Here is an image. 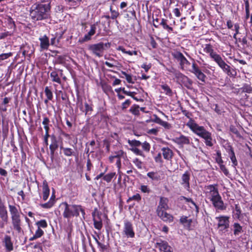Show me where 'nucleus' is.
<instances>
[{"instance_id":"obj_1","label":"nucleus","mask_w":252,"mask_h":252,"mask_svg":"<svg viewBox=\"0 0 252 252\" xmlns=\"http://www.w3.org/2000/svg\"><path fill=\"white\" fill-rule=\"evenodd\" d=\"M50 15V5L49 3H34L30 10V16L34 21L48 19Z\"/></svg>"},{"instance_id":"obj_2","label":"nucleus","mask_w":252,"mask_h":252,"mask_svg":"<svg viewBox=\"0 0 252 252\" xmlns=\"http://www.w3.org/2000/svg\"><path fill=\"white\" fill-rule=\"evenodd\" d=\"M187 126L193 133L204 140L207 146L212 147L214 145L215 140L213 139L211 133L207 131L203 126H199L193 120L189 121L187 124Z\"/></svg>"},{"instance_id":"obj_3","label":"nucleus","mask_w":252,"mask_h":252,"mask_svg":"<svg viewBox=\"0 0 252 252\" xmlns=\"http://www.w3.org/2000/svg\"><path fill=\"white\" fill-rule=\"evenodd\" d=\"M8 208L11 215L12 224L13 229L20 233L22 230L21 220L20 213L17 208L12 205L9 204Z\"/></svg>"},{"instance_id":"obj_4","label":"nucleus","mask_w":252,"mask_h":252,"mask_svg":"<svg viewBox=\"0 0 252 252\" xmlns=\"http://www.w3.org/2000/svg\"><path fill=\"white\" fill-rule=\"evenodd\" d=\"M60 206L63 209V215L64 218L70 219L72 217L79 216L78 210L80 209L79 205H69L65 202L61 203Z\"/></svg>"},{"instance_id":"obj_5","label":"nucleus","mask_w":252,"mask_h":252,"mask_svg":"<svg viewBox=\"0 0 252 252\" xmlns=\"http://www.w3.org/2000/svg\"><path fill=\"white\" fill-rule=\"evenodd\" d=\"M218 221V229L220 234H222L228 231L230 226V217L227 216H220L216 217Z\"/></svg>"},{"instance_id":"obj_6","label":"nucleus","mask_w":252,"mask_h":252,"mask_svg":"<svg viewBox=\"0 0 252 252\" xmlns=\"http://www.w3.org/2000/svg\"><path fill=\"white\" fill-rule=\"evenodd\" d=\"M110 44L103 43V42H99L96 44L90 45L88 49L90 50L93 54L96 56L100 58L102 57L103 52L105 50V47H109Z\"/></svg>"},{"instance_id":"obj_7","label":"nucleus","mask_w":252,"mask_h":252,"mask_svg":"<svg viewBox=\"0 0 252 252\" xmlns=\"http://www.w3.org/2000/svg\"><path fill=\"white\" fill-rule=\"evenodd\" d=\"M174 76L179 84L183 85L189 89H192V81L187 76L179 71H175Z\"/></svg>"},{"instance_id":"obj_8","label":"nucleus","mask_w":252,"mask_h":252,"mask_svg":"<svg viewBox=\"0 0 252 252\" xmlns=\"http://www.w3.org/2000/svg\"><path fill=\"white\" fill-rule=\"evenodd\" d=\"M122 235L127 238H133L135 237V232L132 223L128 220H124Z\"/></svg>"},{"instance_id":"obj_9","label":"nucleus","mask_w":252,"mask_h":252,"mask_svg":"<svg viewBox=\"0 0 252 252\" xmlns=\"http://www.w3.org/2000/svg\"><path fill=\"white\" fill-rule=\"evenodd\" d=\"M217 185H210L205 187V193L206 197L210 201L220 195Z\"/></svg>"},{"instance_id":"obj_10","label":"nucleus","mask_w":252,"mask_h":252,"mask_svg":"<svg viewBox=\"0 0 252 252\" xmlns=\"http://www.w3.org/2000/svg\"><path fill=\"white\" fill-rule=\"evenodd\" d=\"M155 247L158 249L160 252H173L171 247L167 242L161 239L157 241Z\"/></svg>"},{"instance_id":"obj_11","label":"nucleus","mask_w":252,"mask_h":252,"mask_svg":"<svg viewBox=\"0 0 252 252\" xmlns=\"http://www.w3.org/2000/svg\"><path fill=\"white\" fill-rule=\"evenodd\" d=\"M211 201L217 212H219L220 211H224L226 210V205L224 203L220 195L214 198Z\"/></svg>"},{"instance_id":"obj_12","label":"nucleus","mask_w":252,"mask_h":252,"mask_svg":"<svg viewBox=\"0 0 252 252\" xmlns=\"http://www.w3.org/2000/svg\"><path fill=\"white\" fill-rule=\"evenodd\" d=\"M219 66L230 77L234 78L236 76L237 72L235 69L231 68L224 61Z\"/></svg>"},{"instance_id":"obj_13","label":"nucleus","mask_w":252,"mask_h":252,"mask_svg":"<svg viewBox=\"0 0 252 252\" xmlns=\"http://www.w3.org/2000/svg\"><path fill=\"white\" fill-rule=\"evenodd\" d=\"M190 72L193 73L199 80L204 82L206 78V75L199 69L198 66L195 63L192 64V69L189 70Z\"/></svg>"},{"instance_id":"obj_14","label":"nucleus","mask_w":252,"mask_h":252,"mask_svg":"<svg viewBox=\"0 0 252 252\" xmlns=\"http://www.w3.org/2000/svg\"><path fill=\"white\" fill-rule=\"evenodd\" d=\"M168 199L164 197H161L158 205L157 208V213L158 212H162L163 211H166L169 209L168 205Z\"/></svg>"},{"instance_id":"obj_15","label":"nucleus","mask_w":252,"mask_h":252,"mask_svg":"<svg viewBox=\"0 0 252 252\" xmlns=\"http://www.w3.org/2000/svg\"><path fill=\"white\" fill-rule=\"evenodd\" d=\"M190 173L189 171H186L182 176L181 184L185 189L189 190V185Z\"/></svg>"},{"instance_id":"obj_16","label":"nucleus","mask_w":252,"mask_h":252,"mask_svg":"<svg viewBox=\"0 0 252 252\" xmlns=\"http://www.w3.org/2000/svg\"><path fill=\"white\" fill-rule=\"evenodd\" d=\"M92 216L93 217L94 227L98 230H100L102 227V223L99 214L98 212L97 213L94 212L92 214Z\"/></svg>"},{"instance_id":"obj_17","label":"nucleus","mask_w":252,"mask_h":252,"mask_svg":"<svg viewBox=\"0 0 252 252\" xmlns=\"http://www.w3.org/2000/svg\"><path fill=\"white\" fill-rule=\"evenodd\" d=\"M153 117V119H152L150 121L158 124L167 129H169L171 127V125L170 124L162 121L159 117H158L157 115L154 114Z\"/></svg>"},{"instance_id":"obj_18","label":"nucleus","mask_w":252,"mask_h":252,"mask_svg":"<svg viewBox=\"0 0 252 252\" xmlns=\"http://www.w3.org/2000/svg\"><path fill=\"white\" fill-rule=\"evenodd\" d=\"M174 141L178 145H183L190 144L189 138L183 135L175 137Z\"/></svg>"},{"instance_id":"obj_19","label":"nucleus","mask_w":252,"mask_h":252,"mask_svg":"<svg viewBox=\"0 0 252 252\" xmlns=\"http://www.w3.org/2000/svg\"><path fill=\"white\" fill-rule=\"evenodd\" d=\"M158 216L164 221L171 222L173 220V217L165 211L157 213Z\"/></svg>"},{"instance_id":"obj_20","label":"nucleus","mask_w":252,"mask_h":252,"mask_svg":"<svg viewBox=\"0 0 252 252\" xmlns=\"http://www.w3.org/2000/svg\"><path fill=\"white\" fill-rule=\"evenodd\" d=\"M162 154L164 159L171 160L173 156L172 151L168 147H163L161 149Z\"/></svg>"},{"instance_id":"obj_21","label":"nucleus","mask_w":252,"mask_h":252,"mask_svg":"<svg viewBox=\"0 0 252 252\" xmlns=\"http://www.w3.org/2000/svg\"><path fill=\"white\" fill-rule=\"evenodd\" d=\"M3 242L6 250L10 252L13 250V244L11 240V237L8 235L4 236Z\"/></svg>"},{"instance_id":"obj_22","label":"nucleus","mask_w":252,"mask_h":252,"mask_svg":"<svg viewBox=\"0 0 252 252\" xmlns=\"http://www.w3.org/2000/svg\"><path fill=\"white\" fill-rule=\"evenodd\" d=\"M39 40L40 41V46L41 48L42 49H47L49 46V40L48 37L45 35L39 38Z\"/></svg>"},{"instance_id":"obj_23","label":"nucleus","mask_w":252,"mask_h":252,"mask_svg":"<svg viewBox=\"0 0 252 252\" xmlns=\"http://www.w3.org/2000/svg\"><path fill=\"white\" fill-rule=\"evenodd\" d=\"M42 188H42V189H43V199L44 201H46L48 199V198L49 197V193H50V189H49L48 184L46 181H45L43 182Z\"/></svg>"},{"instance_id":"obj_24","label":"nucleus","mask_w":252,"mask_h":252,"mask_svg":"<svg viewBox=\"0 0 252 252\" xmlns=\"http://www.w3.org/2000/svg\"><path fill=\"white\" fill-rule=\"evenodd\" d=\"M0 218L2 219L3 220H4L8 221V212L4 205L0 206Z\"/></svg>"},{"instance_id":"obj_25","label":"nucleus","mask_w":252,"mask_h":252,"mask_svg":"<svg viewBox=\"0 0 252 252\" xmlns=\"http://www.w3.org/2000/svg\"><path fill=\"white\" fill-rule=\"evenodd\" d=\"M60 149L61 150H62L63 154L65 156L71 157L72 156H75V153L74 150L70 148H66L61 146Z\"/></svg>"},{"instance_id":"obj_26","label":"nucleus","mask_w":252,"mask_h":252,"mask_svg":"<svg viewBox=\"0 0 252 252\" xmlns=\"http://www.w3.org/2000/svg\"><path fill=\"white\" fill-rule=\"evenodd\" d=\"M52 142L49 146L50 150L51 151V154L53 155L54 154L55 151L58 147L57 141L56 139V137L54 135L51 136Z\"/></svg>"},{"instance_id":"obj_27","label":"nucleus","mask_w":252,"mask_h":252,"mask_svg":"<svg viewBox=\"0 0 252 252\" xmlns=\"http://www.w3.org/2000/svg\"><path fill=\"white\" fill-rule=\"evenodd\" d=\"M233 234L235 236L239 235L243 232L242 226L238 222H235L233 225Z\"/></svg>"},{"instance_id":"obj_28","label":"nucleus","mask_w":252,"mask_h":252,"mask_svg":"<svg viewBox=\"0 0 252 252\" xmlns=\"http://www.w3.org/2000/svg\"><path fill=\"white\" fill-rule=\"evenodd\" d=\"M210 57L213 59V60L217 63L218 65H219L223 61L222 58L216 52H214L212 54L210 55Z\"/></svg>"},{"instance_id":"obj_29","label":"nucleus","mask_w":252,"mask_h":252,"mask_svg":"<svg viewBox=\"0 0 252 252\" xmlns=\"http://www.w3.org/2000/svg\"><path fill=\"white\" fill-rule=\"evenodd\" d=\"M50 77L53 82L57 83L59 84H61V79L59 76V75L56 71H52L50 73Z\"/></svg>"},{"instance_id":"obj_30","label":"nucleus","mask_w":252,"mask_h":252,"mask_svg":"<svg viewBox=\"0 0 252 252\" xmlns=\"http://www.w3.org/2000/svg\"><path fill=\"white\" fill-rule=\"evenodd\" d=\"M167 20L162 19L161 22L159 23V25L162 26L163 28L167 30L168 32H173V29L172 27L167 25Z\"/></svg>"},{"instance_id":"obj_31","label":"nucleus","mask_w":252,"mask_h":252,"mask_svg":"<svg viewBox=\"0 0 252 252\" xmlns=\"http://www.w3.org/2000/svg\"><path fill=\"white\" fill-rule=\"evenodd\" d=\"M229 155L230 159L233 163V166L234 167L236 166L237 165L238 163L235 155L234 152L232 148H231L229 150Z\"/></svg>"},{"instance_id":"obj_32","label":"nucleus","mask_w":252,"mask_h":252,"mask_svg":"<svg viewBox=\"0 0 252 252\" xmlns=\"http://www.w3.org/2000/svg\"><path fill=\"white\" fill-rule=\"evenodd\" d=\"M161 88L164 91V93L169 96H172L173 94L172 91L170 87L167 84L161 85Z\"/></svg>"},{"instance_id":"obj_33","label":"nucleus","mask_w":252,"mask_h":252,"mask_svg":"<svg viewBox=\"0 0 252 252\" xmlns=\"http://www.w3.org/2000/svg\"><path fill=\"white\" fill-rule=\"evenodd\" d=\"M147 176L152 180L158 181L160 180V176L157 172H150L147 173Z\"/></svg>"},{"instance_id":"obj_34","label":"nucleus","mask_w":252,"mask_h":252,"mask_svg":"<svg viewBox=\"0 0 252 252\" xmlns=\"http://www.w3.org/2000/svg\"><path fill=\"white\" fill-rule=\"evenodd\" d=\"M130 112L135 116H138L140 114V107L137 105H134L131 107Z\"/></svg>"},{"instance_id":"obj_35","label":"nucleus","mask_w":252,"mask_h":252,"mask_svg":"<svg viewBox=\"0 0 252 252\" xmlns=\"http://www.w3.org/2000/svg\"><path fill=\"white\" fill-rule=\"evenodd\" d=\"M132 162L139 169H142L143 166V162L141 161L139 158H135L132 160Z\"/></svg>"},{"instance_id":"obj_36","label":"nucleus","mask_w":252,"mask_h":252,"mask_svg":"<svg viewBox=\"0 0 252 252\" xmlns=\"http://www.w3.org/2000/svg\"><path fill=\"white\" fill-rule=\"evenodd\" d=\"M110 60L114 62V63H111L108 62H105V64L109 67H117L118 65H120V64L115 60L113 58L110 59Z\"/></svg>"},{"instance_id":"obj_37","label":"nucleus","mask_w":252,"mask_h":252,"mask_svg":"<svg viewBox=\"0 0 252 252\" xmlns=\"http://www.w3.org/2000/svg\"><path fill=\"white\" fill-rule=\"evenodd\" d=\"M116 173L114 172L110 173L103 176V180L109 183L111 182L113 178L115 176Z\"/></svg>"},{"instance_id":"obj_38","label":"nucleus","mask_w":252,"mask_h":252,"mask_svg":"<svg viewBox=\"0 0 252 252\" xmlns=\"http://www.w3.org/2000/svg\"><path fill=\"white\" fill-rule=\"evenodd\" d=\"M203 50L205 53L209 54L210 55L214 52L212 45L210 44H205Z\"/></svg>"},{"instance_id":"obj_39","label":"nucleus","mask_w":252,"mask_h":252,"mask_svg":"<svg viewBox=\"0 0 252 252\" xmlns=\"http://www.w3.org/2000/svg\"><path fill=\"white\" fill-rule=\"evenodd\" d=\"M36 225L38 228H40L41 227L45 228L47 227V223L45 220H40L36 222Z\"/></svg>"},{"instance_id":"obj_40","label":"nucleus","mask_w":252,"mask_h":252,"mask_svg":"<svg viewBox=\"0 0 252 252\" xmlns=\"http://www.w3.org/2000/svg\"><path fill=\"white\" fill-rule=\"evenodd\" d=\"M128 143L131 146L136 147L141 145L142 143L140 141L136 140H128Z\"/></svg>"},{"instance_id":"obj_41","label":"nucleus","mask_w":252,"mask_h":252,"mask_svg":"<svg viewBox=\"0 0 252 252\" xmlns=\"http://www.w3.org/2000/svg\"><path fill=\"white\" fill-rule=\"evenodd\" d=\"M45 93L48 99L51 100L53 98V94L51 91L49 89L48 87L45 88Z\"/></svg>"},{"instance_id":"obj_42","label":"nucleus","mask_w":252,"mask_h":252,"mask_svg":"<svg viewBox=\"0 0 252 252\" xmlns=\"http://www.w3.org/2000/svg\"><path fill=\"white\" fill-rule=\"evenodd\" d=\"M130 150L136 155L141 156L143 157H145L143 152L136 147H132Z\"/></svg>"},{"instance_id":"obj_43","label":"nucleus","mask_w":252,"mask_h":252,"mask_svg":"<svg viewBox=\"0 0 252 252\" xmlns=\"http://www.w3.org/2000/svg\"><path fill=\"white\" fill-rule=\"evenodd\" d=\"M230 130L231 132L235 134L237 137H239V138L242 137V136L239 132L237 128L235 126H232V125L230 126Z\"/></svg>"},{"instance_id":"obj_44","label":"nucleus","mask_w":252,"mask_h":252,"mask_svg":"<svg viewBox=\"0 0 252 252\" xmlns=\"http://www.w3.org/2000/svg\"><path fill=\"white\" fill-rule=\"evenodd\" d=\"M54 204V201L53 200H52V199H50V200L48 202L44 203V204H41L40 205V206L43 208L49 209V208H51L53 206Z\"/></svg>"},{"instance_id":"obj_45","label":"nucleus","mask_w":252,"mask_h":252,"mask_svg":"<svg viewBox=\"0 0 252 252\" xmlns=\"http://www.w3.org/2000/svg\"><path fill=\"white\" fill-rule=\"evenodd\" d=\"M180 221L182 224H185L187 223L189 225H190L192 222V220H188L187 217L182 216L181 217L180 219Z\"/></svg>"},{"instance_id":"obj_46","label":"nucleus","mask_w":252,"mask_h":252,"mask_svg":"<svg viewBox=\"0 0 252 252\" xmlns=\"http://www.w3.org/2000/svg\"><path fill=\"white\" fill-rule=\"evenodd\" d=\"M110 10L111 13V19H115L119 16V13L115 10H113L111 6L110 8Z\"/></svg>"},{"instance_id":"obj_47","label":"nucleus","mask_w":252,"mask_h":252,"mask_svg":"<svg viewBox=\"0 0 252 252\" xmlns=\"http://www.w3.org/2000/svg\"><path fill=\"white\" fill-rule=\"evenodd\" d=\"M243 92L247 93H251L252 92V87L248 84H245L242 88Z\"/></svg>"},{"instance_id":"obj_48","label":"nucleus","mask_w":252,"mask_h":252,"mask_svg":"<svg viewBox=\"0 0 252 252\" xmlns=\"http://www.w3.org/2000/svg\"><path fill=\"white\" fill-rule=\"evenodd\" d=\"M142 149L145 151L146 152H149L150 150V145L149 143L147 142H144V143H141Z\"/></svg>"},{"instance_id":"obj_49","label":"nucleus","mask_w":252,"mask_h":252,"mask_svg":"<svg viewBox=\"0 0 252 252\" xmlns=\"http://www.w3.org/2000/svg\"><path fill=\"white\" fill-rule=\"evenodd\" d=\"M141 199V196L139 194L136 193L135 195H133L132 196L129 197L127 200V201H129L130 200H135L137 201H139Z\"/></svg>"},{"instance_id":"obj_50","label":"nucleus","mask_w":252,"mask_h":252,"mask_svg":"<svg viewBox=\"0 0 252 252\" xmlns=\"http://www.w3.org/2000/svg\"><path fill=\"white\" fill-rule=\"evenodd\" d=\"M43 234V231L41 228H37V229L36 230L34 235L36 237V238H38L41 237Z\"/></svg>"},{"instance_id":"obj_51","label":"nucleus","mask_w":252,"mask_h":252,"mask_svg":"<svg viewBox=\"0 0 252 252\" xmlns=\"http://www.w3.org/2000/svg\"><path fill=\"white\" fill-rule=\"evenodd\" d=\"M96 29V26L95 24L91 25V30L89 31V32H88L89 35H90L91 36L94 35Z\"/></svg>"},{"instance_id":"obj_52","label":"nucleus","mask_w":252,"mask_h":252,"mask_svg":"<svg viewBox=\"0 0 252 252\" xmlns=\"http://www.w3.org/2000/svg\"><path fill=\"white\" fill-rule=\"evenodd\" d=\"M185 64H190V63L187 60V59L184 57L180 62V65L182 66V68Z\"/></svg>"},{"instance_id":"obj_53","label":"nucleus","mask_w":252,"mask_h":252,"mask_svg":"<svg viewBox=\"0 0 252 252\" xmlns=\"http://www.w3.org/2000/svg\"><path fill=\"white\" fill-rule=\"evenodd\" d=\"M184 199L186 200L187 202H190L196 209L197 210L198 209V207L197 206V205L195 203V202L192 200L191 198H187L185 197H184Z\"/></svg>"},{"instance_id":"obj_54","label":"nucleus","mask_w":252,"mask_h":252,"mask_svg":"<svg viewBox=\"0 0 252 252\" xmlns=\"http://www.w3.org/2000/svg\"><path fill=\"white\" fill-rule=\"evenodd\" d=\"M220 170L226 176H227L229 174V172L228 170L226 169V168L223 164H220Z\"/></svg>"},{"instance_id":"obj_55","label":"nucleus","mask_w":252,"mask_h":252,"mask_svg":"<svg viewBox=\"0 0 252 252\" xmlns=\"http://www.w3.org/2000/svg\"><path fill=\"white\" fill-rule=\"evenodd\" d=\"M0 55L1 57V58H2V60H4L7 59L8 58H9L10 57L12 56V53L9 52V53H7L1 54Z\"/></svg>"},{"instance_id":"obj_56","label":"nucleus","mask_w":252,"mask_h":252,"mask_svg":"<svg viewBox=\"0 0 252 252\" xmlns=\"http://www.w3.org/2000/svg\"><path fill=\"white\" fill-rule=\"evenodd\" d=\"M64 62V58L63 56H59L57 58L56 62L59 64H62Z\"/></svg>"},{"instance_id":"obj_57","label":"nucleus","mask_w":252,"mask_h":252,"mask_svg":"<svg viewBox=\"0 0 252 252\" xmlns=\"http://www.w3.org/2000/svg\"><path fill=\"white\" fill-rule=\"evenodd\" d=\"M140 189L142 192L144 193H149L150 192L149 189L148 188L147 186L146 185L141 186Z\"/></svg>"},{"instance_id":"obj_58","label":"nucleus","mask_w":252,"mask_h":252,"mask_svg":"<svg viewBox=\"0 0 252 252\" xmlns=\"http://www.w3.org/2000/svg\"><path fill=\"white\" fill-rule=\"evenodd\" d=\"M11 33L9 32H2L0 33V39H3L8 36H10Z\"/></svg>"},{"instance_id":"obj_59","label":"nucleus","mask_w":252,"mask_h":252,"mask_svg":"<svg viewBox=\"0 0 252 252\" xmlns=\"http://www.w3.org/2000/svg\"><path fill=\"white\" fill-rule=\"evenodd\" d=\"M50 120L47 117H44L42 122V124L44 125V127L45 126H49Z\"/></svg>"},{"instance_id":"obj_60","label":"nucleus","mask_w":252,"mask_h":252,"mask_svg":"<svg viewBox=\"0 0 252 252\" xmlns=\"http://www.w3.org/2000/svg\"><path fill=\"white\" fill-rule=\"evenodd\" d=\"M91 36L88 33L87 34L85 35L84 37L81 39V41L82 42H86L88 40H90L91 39Z\"/></svg>"},{"instance_id":"obj_61","label":"nucleus","mask_w":252,"mask_h":252,"mask_svg":"<svg viewBox=\"0 0 252 252\" xmlns=\"http://www.w3.org/2000/svg\"><path fill=\"white\" fill-rule=\"evenodd\" d=\"M175 57L180 62L182 59L184 57V56L181 52H178L176 54Z\"/></svg>"},{"instance_id":"obj_62","label":"nucleus","mask_w":252,"mask_h":252,"mask_svg":"<svg viewBox=\"0 0 252 252\" xmlns=\"http://www.w3.org/2000/svg\"><path fill=\"white\" fill-rule=\"evenodd\" d=\"M175 57L180 62L182 59L184 57V56L181 52H178L176 54Z\"/></svg>"},{"instance_id":"obj_63","label":"nucleus","mask_w":252,"mask_h":252,"mask_svg":"<svg viewBox=\"0 0 252 252\" xmlns=\"http://www.w3.org/2000/svg\"><path fill=\"white\" fill-rule=\"evenodd\" d=\"M85 113L87 114L90 111H92L93 109L87 103H85Z\"/></svg>"},{"instance_id":"obj_64","label":"nucleus","mask_w":252,"mask_h":252,"mask_svg":"<svg viewBox=\"0 0 252 252\" xmlns=\"http://www.w3.org/2000/svg\"><path fill=\"white\" fill-rule=\"evenodd\" d=\"M8 221L4 220H3L2 219L0 218V229H2L4 227L5 224L7 223Z\"/></svg>"}]
</instances>
